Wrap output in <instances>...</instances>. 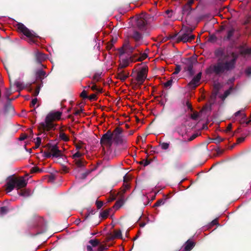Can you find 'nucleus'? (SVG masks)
Instances as JSON below:
<instances>
[{
    "label": "nucleus",
    "instance_id": "1",
    "mask_svg": "<svg viewBox=\"0 0 251 251\" xmlns=\"http://www.w3.org/2000/svg\"><path fill=\"white\" fill-rule=\"evenodd\" d=\"M236 58L235 53H229L224 56L222 59H219L216 64L210 66V69L216 74L232 70L235 67Z\"/></svg>",
    "mask_w": 251,
    "mask_h": 251
},
{
    "label": "nucleus",
    "instance_id": "2",
    "mask_svg": "<svg viewBox=\"0 0 251 251\" xmlns=\"http://www.w3.org/2000/svg\"><path fill=\"white\" fill-rule=\"evenodd\" d=\"M122 130L120 128H116L111 133L108 131L103 135L100 140V143L102 146L110 147L113 142L117 144L126 143V138L122 135Z\"/></svg>",
    "mask_w": 251,
    "mask_h": 251
},
{
    "label": "nucleus",
    "instance_id": "3",
    "mask_svg": "<svg viewBox=\"0 0 251 251\" xmlns=\"http://www.w3.org/2000/svg\"><path fill=\"white\" fill-rule=\"evenodd\" d=\"M62 112L60 111H51L49 113L46 118L45 121L40 124V127L43 130H49L54 127L53 122L61 119Z\"/></svg>",
    "mask_w": 251,
    "mask_h": 251
},
{
    "label": "nucleus",
    "instance_id": "4",
    "mask_svg": "<svg viewBox=\"0 0 251 251\" xmlns=\"http://www.w3.org/2000/svg\"><path fill=\"white\" fill-rule=\"evenodd\" d=\"M148 72V68L147 66L144 65L141 67L135 77V83L138 85H142L147 77Z\"/></svg>",
    "mask_w": 251,
    "mask_h": 251
},
{
    "label": "nucleus",
    "instance_id": "5",
    "mask_svg": "<svg viewBox=\"0 0 251 251\" xmlns=\"http://www.w3.org/2000/svg\"><path fill=\"white\" fill-rule=\"evenodd\" d=\"M193 29L187 27H183L178 37L179 41L183 42H191L195 38V35L192 34Z\"/></svg>",
    "mask_w": 251,
    "mask_h": 251
},
{
    "label": "nucleus",
    "instance_id": "6",
    "mask_svg": "<svg viewBox=\"0 0 251 251\" xmlns=\"http://www.w3.org/2000/svg\"><path fill=\"white\" fill-rule=\"evenodd\" d=\"M17 28L19 31L22 32L27 37H33L35 36L34 32L29 30L23 24L18 23L17 24Z\"/></svg>",
    "mask_w": 251,
    "mask_h": 251
},
{
    "label": "nucleus",
    "instance_id": "7",
    "mask_svg": "<svg viewBox=\"0 0 251 251\" xmlns=\"http://www.w3.org/2000/svg\"><path fill=\"white\" fill-rule=\"evenodd\" d=\"M147 15L142 14L137 18V25L140 29L143 28L147 24Z\"/></svg>",
    "mask_w": 251,
    "mask_h": 251
},
{
    "label": "nucleus",
    "instance_id": "8",
    "mask_svg": "<svg viewBox=\"0 0 251 251\" xmlns=\"http://www.w3.org/2000/svg\"><path fill=\"white\" fill-rule=\"evenodd\" d=\"M201 73H198L196 76L189 83L188 87L190 89H195L199 85V82L201 78Z\"/></svg>",
    "mask_w": 251,
    "mask_h": 251
},
{
    "label": "nucleus",
    "instance_id": "9",
    "mask_svg": "<svg viewBox=\"0 0 251 251\" xmlns=\"http://www.w3.org/2000/svg\"><path fill=\"white\" fill-rule=\"evenodd\" d=\"M49 151L51 152L52 157H58L62 155L61 151L58 149L56 145H50L49 147Z\"/></svg>",
    "mask_w": 251,
    "mask_h": 251
},
{
    "label": "nucleus",
    "instance_id": "10",
    "mask_svg": "<svg viewBox=\"0 0 251 251\" xmlns=\"http://www.w3.org/2000/svg\"><path fill=\"white\" fill-rule=\"evenodd\" d=\"M16 187L15 180L13 178L10 179L7 183L6 190L7 192H10Z\"/></svg>",
    "mask_w": 251,
    "mask_h": 251
},
{
    "label": "nucleus",
    "instance_id": "11",
    "mask_svg": "<svg viewBox=\"0 0 251 251\" xmlns=\"http://www.w3.org/2000/svg\"><path fill=\"white\" fill-rule=\"evenodd\" d=\"M129 179V177L127 176H125L124 177V185L123 188L121 192L120 193V195L122 196L123 193H124L126 190H128L129 188V185L128 183V180Z\"/></svg>",
    "mask_w": 251,
    "mask_h": 251
},
{
    "label": "nucleus",
    "instance_id": "12",
    "mask_svg": "<svg viewBox=\"0 0 251 251\" xmlns=\"http://www.w3.org/2000/svg\"><path fill=\"white\" fill-rule=\"evenodd\" d=\"M235 116L237 120L240 123H244L245 120L246 115L243 111H238L235 113Z\"/></svg>",
    "mask_w": 251,
    "mask_h": 251
},
{
    "label": "nucleus",
    "instance_id": "13",
    "mask_svg": "<svg viewBox=\"0 0 251 251\" xmlns=\"http://www.w3.org/2000/svg\"><path fill=\"white\" fill-rule=\"evenodd\" d=\"M14 179L16 182V188L18 189L24 187L26 185V181L23 178Z\"/></svg>",
    "mask_w": 251,
    "mask_h": 251
},
{
    "label": "nucleus",
    "instance_id": "14",
    "mask_svg": "<svg viewBox=\"0 0 251 251\" xmlns=\"http://www.w3.org/2000/svg\"><path fill=\"white\" fill-rule=\"evenodd\" d=\"M123 52L130 53L133 51L134 48L130 46L128 41H126L123 46Z\"/></svg>",
    "mask_w": 251,
    "mask_h": 251
},
{
    "label": "nucleus",
    "instance_id": "15",
    "mask_svg": "<svg viewBox=\"0 0 251 251\" xmlns=\"http://www.w3.org/2000/svg\"><path fill=\"white\" fill-rule=\"evenodd\" d=\"M128 75L129 74L128 73H126L124 71H119L117 74V78L124 81L128 77Z\"/></svg>",
    "mask_w": 251,
    "mask_h": 251
},
{
    "label": "nucleus",
    "instance_id": "16",
    "mask_svg": "<svg viewBox=\"0 0 251 251\" xmlns=\"http://www.w3.org/2000/svg\"><path fill=\"white\" fill-rule=\"evenodd\" d=\"M194 246V243L192 241L188 240L185 244L184 250L185 251H189L192 249Z\"/></svg>",
    "mask_w": 251,
    "mask_h": 251
},
{
    "label": "nucleus",
    "instance_id": "17",
    "mask_svg": "<svg viewBox=\"0 0 251 251\" xmlns=\"http://www.w3.org/2000/svg\"><path fill=\"white\" fill-rule=\"evenodd\" d=\"M131 62H132L131 59H122L120 62V66L121 68H125L128 66L129 63Z\"/></svg>",
    "mask_w": 251,
    "mask_h": 251
},
{
    "label": "nucleus",
    "instance_id": "18",
    "mask_svg": "<svg viewBox=\"0 0 251 251\" xmlns=\"http://www.w3.org/2000/svg\"><path fill=\"white\" fill-rule=\"evenodd\" d=\"M36 57L38 62H41L42 61L45 59L46 57L44 54L39 51L36 53Z\"/></svg>",
    "mask_w": 251,
    "mask_h": 251
},
{
    "label": "nucleus",
    "instance_id": "19",
    "mask_svg": "<svg viewBox=\"0 0 251 251\" xmlns=\"http://www.w3.org/2000/svg\"><path fill=\"white\" fill-rule=\"evenodd\" d=\"M132 37L136 41H140L141 40V39L142 38L141 34L137 31L134 32V33L132 35Z\"/></svg>",
    "mask_w": 251,
    "mask_h": 251
},
{
    "label": "nucleus",
    "instance_id": "20",
    "mask_svg": "<svg viewBox=\"0 0 251 251\" xmlns=\"http://www.w3.org/2000/svg\"><path fill=\"white\" fill-rule=\"evenodd\" d=\"M19 195L24 197H28L31 195V192L28 190H22L20 193Z\"/></svg>",
    "mask_w": 251,
    "mask_h": 251
},
{
    "label": "nucleus",
    "instance_id": "21",
    "mask_svg": "<svg viewBox=\"0 0 251 251\" xmlns=\"http://www.w3.org/2000/svg\"><path fill=\"white\" fill-rule=\"evenodd\" d=\"M59 138L63 141L67 142L69 141V137L63 132H60L59 134Z\"/></svg>",
    "mask_w": 251,
    "mask_h": 251
},
{
    "label": "nucleus",
    "instance_id": "22",
    "mask_svg": "<svg viewBox=\"0 0 251 251\" xmlns=\"http://www.w3.org/2000/svg\"><path fill=\"white\" fill-rule=\"evenodd\" d=\"M124 203V200L121 199L116 202V203L114 205L113 207L115 209H117L120 208Z\"/></svg>",
    "mask_w": 251,
    "mask_h": 251
},
{
    "label": "nucleus",
    "instance_id": "23",
    "mask_svg": "<svg viewBox=\"0 0 251 251\" xmlns=\"http://www.w3.org/2000/svg\"><path fill=\"white\" fill-rule=\"evenodd\" d=\"M89 244L93 247H96L99 244V242L98 240H91L89 242Z\"/></svg>",
    "mask_w": 251,
    "mask_h": 251
},
{
    "label": "nucleus",
    "instance_id": "24",
    "mask_svg": "<svg viewBox=\"0 0 251 251\" xmlns=\"http://www.w3.org/2000/svg\"><path fill=\"white\" fill-rule=\"evenodd\" d=\"M169 146H170V144L169 143L163 142V143H160V146L161 148L162 149L165 150L168 149L169 147Z\"/></svg>",
    "mask_w": 251,
    "mask_h": 251
},
{
    "label": "nucleus",
    "instance_id": "25",
    "mask_svg": "<svg viewBox=\"0 0 251 251\" xmlns=\"http://www.w3.org/2000/svg\"><path fill=\"white\" fill-rule=\"evenodd\" d=\"M82 153L77 151L73 155V158L75 160L79 159V158L82 156Z\"/></svg>",
    "mask_w": 251,
    "mask_h": 251
},
{
    "label": "nucleus",
    "instance_id": "26",
    "mask_svg": "<svg viewBox=\"0 0 251 251\" xmlns=\"http://www.w3.org/2000/svg\"><path fill=\"white\" fill-rule=\"evenodd\" d=\"M35 140V148H38L41 143V138L40 137H37Z\"/></svg>",
    "mask_w": 251,
    "mask_h": 251
},
{
    "label": "nucleus",
    "instance_id": "27",
    "mask_svg": "<svg viewBox=\"0 0 251 251\" xmlns=\"http://www.w3.org/2000/svg\"><path fill=\"white\" fill-rule=\"evenodd\" d=\"M241 53L248 54L251 53V48L244 49L241 50Z\"/></svg>",
    "mask_w": 251,
    "mask_h": 251
},
{
    "label": "nucleus",
    "instance_id": "28",
    "mask_svg": "<svg viewBox=\"0 0 251 251\" xmlns=\"http://www.w3.org/2000/svg\"><path fill=\"white\" fill-rule=\"evenodd\" d=\"M86 175L84 173H80L79 172H78L77 174H75L76 177L80 179L84 178L86 177Z\"/></svg>",
    "mask_w": 251,
    "mask_h": 251
},
{
    "label": "nucleus",
    "instance_id": "29",
    "mask_svg": "<svg viewBox=\"0 0 251 251\" xmlns=\"http://www.w3.org/2000/svg\"><path fill=\"white\" fill-rule=\"evenodd\" d=\"M109 215V211H104L100 213V216L103 219L107 217Z\"/></svg>",
    "mask_w": 251,
    "mask_h": 251
},
{
    "label": "nucleus",
    "instance_id": "30",
    "mask_svg": "<svg viewBox=\"0 0 251 251\" xmlns=\"http://www.w3.org/2000/svg\"><path fill=\"white\" fill-rule=\"evenodd\" d=\"M15 85L17 86V87L19 89H23V83L21 82L20 81H16L15 82Z\"/></svg>",
    "mask_w": 251,
    "mask_h": 251
},
{
    "label": "nucleus",
    "instance_id": "31",
    "mask_svg": "<svg viewBox=\"0 0 251 251\" xmlns=\"http://www.w3.org/2000/svg\"><path fill=\"white\" fill-rule=\"evenodd\" d=\"M234 33V30L233 29H231L228 31L227 32V39H229L233 35Z\"/></svg>",
    "mask_w": 251,
    "mask_h": 251
},
{
    "label": "nucleus",
    "instance_id": "32",
    "mask_svg": "<svg viewBox=\"0 0 251 251\" xmlns=\"http://www.w3.org/2000/svg\"><path fill=\"white\" fill-rule=\"evenodd\" d=\"M147 54L146 53H143L141 54L140 56L138 58V60L142 61L145 59L147 57Z\"/></svg>",
    "mask_w": 251,
    "mask_h": 251
},
{
    "label": "nucleus",
    "instance_id": "33",
    "mask_svg": "<svg viewBox=\"0 0 251 251\" xmlns=\"http://www.w3.org/2000/svg\"><path fill=\"white\" fill-rule=\"evenodd\" d=\"M114 235L116 237L120 238L122 236V232L120 230H117L115 231Z\"/></svg>",
    "mask_w": 251,
    "mask_h": 251
},
{
    "label": "nucleus",
    "instance_id": "34",
    "mask_svg": "<svg viewBox=\"0 0 251 251\" xmlns=\"http://www.w3.org/2000/svg\"><path fill=\"white\" fill-rule=\"evenodd\" d=\"M75 164L79 167H81L82 166V162L79 159L75 160Z\"/></svg>",
    "mask_w": 251,
    "mask_h": 251
},
{
    "label": "nucleus",
    "instance_id": "35",
    "mask_svg": "<svg viewBox=\"0 0 251 251\" xmlns=\"http://www.w3.org/2000/svg\"><path fill=\"white\" fill-rule=\"evenodd\" d=\"M91 89L93 91H97L99 92H101V90L100 88H98L96 85H93L91 87Z\"/></svg>",
    "mask_w": 251,
    "mask_h": 251
},
{
    "label": "nucleus",
    "instance_id": "36",
    "mask_svg": "<svg viewBox=\"0 0 251 251\" xmlns=\"http://www.w3.org/2000/svg\"><path fill=\"white\" fill-rule=\"evenodd\" d=\"M173 81V79H171L170 80H168L167 82H166L165 83V86L166 87H168V86H171L172 84Z\"/></svg>",
    "mask_w": 251,
    "mask_h": 251
},
{
    "label": "nucleus",
    "instance_id": "37",
    "mask_svg": "<svg viewBox=\"0 0 251 251\" xmlns=\"http://www.w3.org/2000/svg\"><path fill=\"white\" fill-rule=\"evenodd\" d=\"M80 96L84 98V99H85V98H87V92L85 90H83L80 94Z\"/></svg>",
    "mask_w": 251,
    "mask_h": 251
},
{
    "label": "nucleus",
    "instance_id": "38",
    "mask_svg": "<svg viewBox=\"0 0 251 251\" xmlns=\"http://www.w3.org/2000/svg\"><path fill=\"white\" fill-rule=\"evenodd\" d=\"M96 205L98 208H100L103 205V202L101 201H98L96 202Z\"/></svg>",
    "mask_w": 251,
    "mask_h": 251
},
{
    "label": "nucleus",
    "instance_id": "39",
    "mask_svg": "<svg viewBox=\"0 0 251 251\" xmlns=\"http://www.w3.org/2000/svg\"><path fill=\"white\" fill-rule=\"evenodd\" d=\"M7 211V209L6 207H1L0 209V214H3L6 213Z\"/></svg>",
    "mask_w": 251,
    "mask_h": 251
},
{
    "label": "nucleus",
    "instance_id": "40",
    "mask_svg": "<svg viewBox=\"0 0 251 251\" xmlns=\"http://www.w3.org/2000/svg\"><path fill=\"white\" fill-rule=\"evenodd\" d=\"M38 75L40 76H45L46 73L44 71L40 70L38 72Z\"/></svg>",
    "mask_w": 251,
    "mask_h": 251
},
{
    "label": "nucleus",
    "instance_id": "41",
    "mask_svg": "<svg viewBox=\"0 0 251 251\" xmlns=\"http://www.w3.org/2000/svg\"><path fill=\"white\" fill-rule=\"evenodd\" d=\"M180 71V68L179 66H177L175 71L174 72L173 75H177Z\"/></svg>",
    "mask_w": 251,
    "mask_h": 251
},
{
    "label": "nucleus",
    "instance_id": "42",
    "mask_svg": "<svg viewBox=\"0 0 251 251\" xmlns=\"http://www.w3.org/2000/svg\"><path fill=\"white\" fill-rule=\"evenodd\" d=\"M45 156L47 158H49L52 156L51 152L49 151V152H45Z\"/></svg>",
    "mask_w": 251,
    "mask_h": 251
},
{
    "label": "nucleus",
    "instance_id": "43",
    "mask_svg": "<svg viewBox=\"0 0 251 251\" xmlns=\"http://www.w3.org/2000/svg\"><path fill=\"white\" fill-rule=\"evenodd\" d=\"M106 247L103 245H100L98 248V251H103L106 249Z\"/></svg>",
    "mask_w": 251,
    "mask_h": 251
},
{
    "label": "nucleus",
    "instance_id": "44",
    "mask_svg": "<svg viewBox=\"0 0 251 251\" xmlns=\"http://www.w3.org/2000/svg\"><path fill=\"white\" fill-rule=\"evenodd\" d=\"M198 117V114L197 113H194L191 115L192 119L196 120Z\"/></svg>",
    "mask_w": 251,
    "mask_h": 251
},
{
    "label": "nucleus",
    "instance_id": "45",
    "mask_svg": "<svg viewBox=\"0 0 251 251\" xmlns=\"http://www.w3.org/2000/svg\"><path fill=\"white\" fill-rule=\"evenodd\" d=\"M37 102V99L36 98L33 99L31 101V105L32 106H34L36 104Z\"/></svg>",
    "mask_w": 251,
    "mask_h": 251
},
{
    "label": "nucleus",
    "instance_id": "46",
    "mask_svg": "<svg viewBox=\"0 0 251 251\" xmlns=\"http://www.w3.org/2000/svg\"><path fill=\"white\" fill-rule=\"evenodd\" d=\"M96 98V95L95 94H92L90 96L89 99L91 100H94Z\"/></svg>",
    "mask_w": 251,
    "mask_h": 251
},
{
    "label": "nucleus",
    "instance_id": "47",
    "mask_svg": "<svg viewBox=\"0 0 251 251\" xmlns=\"http://www.w3.org/2000/svg\"><path fill=\"white\" fill-rule=\"evenodd\" d=\"M38 171H39V169L37 167H33L31 170V172L32 173H35V172H37Z\"/></svg>",
    "mask_w": 251,
    "mask_h": 251
},
{
    "label": "nucleus",
    "instance_id": "48",
    "mask_svg": "<svg viewBox=\"0 0 251 251\" xmlns=\"http://www.w3.org/2000/svg\"><path fill=\"white\" fill-rule=\"evenodd\" d=\"M244 140V137H240L237 139V142L238 143H239L243 142Z\"/></svg>",
    "mask_w": 251,
    "mask_h": 251
},
{
    "label": "nucleus",
    "instance_id": "49",
    "mask_svg": "<svg viewBox=\"0 0 251 251\" xmlns=\"http://www.w3.org/2000/svg\"><path fill=\"white\" fill-rule=\"evenodd\" d=\"M87 251H93L92 248L90 245L87 246Z\"/></svg>",
    "mask_w": 251,
    "mask_h": 251
},
{
    "label": "nucleus",
    "instance_id": "50",
    "mask_svg": "<svg viewBox=\"0 0 251 251\" xmlns=\"http://www.w3.org/2000/svg\"><path fill=\"white\" fill-rule=\"evenodd\" d=\"M229 94V90H227L225 92V96L224 99L226 98Z\"/></svg>",
    "mask_w": 251,
    "mask_h": 251
},
{
    "label": "nucleus",
    "instance_id": "51",
    "mask_svg": "<svg viewBox=\"0 0 251 251\" xmlns=\"http://www.w3.org/2000/svg\"><path fill=\"white\" fill-rule=\"evenodd\" d=\"M26 138V135H24L21 136L20 137L19 139H20V140H25Z\"/></svg>",
    "mask_w": 251,
    "mask_h": 251
},
{
    "label": "nucleus",
    "instance_id": "52",
    "mask_svg": "<svg viewBox=\"0 0 251 251\" xmlns=\"http://www.w3.org/2000/svg\"><path fill=\"white\" fill-rule=\"evenodd\" d=\"M75 147H76V149L77 150H78L81 149L82 147L81 145H77V144L76 145Z\"/></svg>",
    "mask_w": 251,
    "mask_h": 251
},
{
    "label": "nucleus",
    "instance_id": "53",
    "mask_svg": "<svg viewBox=\"0 0 251 251\" xmlns=\"http://www.w3.org/2000/svg\"><path fill=\"white\" fill-rule=\"evenodd\" d=\"M188 71L190 72V74H192V66H189L188 68Z\"/></svg>",
    "mask_w": 251,
    "mask_h": 251
},
{
    "label": "nucleus",
    "instance_id": "54",
    "mask_svg": "<svg viewBox=\"0 0 251 251\" xmlns=\"http://www.w3.org/2000/svg\"><path fill=\"white\" fill-rule=\"evenodd\" d=\"M246 73L248 74H251V68H248L247 71H246Z\"/></svg>",
    "mask_w": 251,
    "mask_h": 251
},
{
    "label": "nucleus",
    "instance_id": "55",
    "mask_svg": "<svg viewBox=\"0 0 251 251\" xmlns=\"http://www.w3.org/2000/svg\"><path fill=\"white\" fill-rule=\"evenodd\" d=\"M39 90L38 88H37L36 90V92H35V95H37L38 94H39Z\"/></svg>",
    "mask_w": 251,
    "mask_h": 251
},
{
    "label": "nucleus",
    "instance_id": "56",
    "mask_svg": "<svg viewBox=\"0 0 251 251\" xmlns=\"http://www.w3.org/2000/svg\"><path fill=\"white\" fill-rule=\"evenodd\" d=\"M231 124H230V125H229L228 126H227V129H228V130H230V129H231Z\"/></svg>",
    "mask_w": 251,
    "mask_h": 251
},
{
    "label": "nucleus",
    "instance_id": "57",
    "mask_svg": "<svg viewBox=\"0 0 251 251\" xmlns=\"http://www.w3.org/2000/svg\"><path fill=\"white\" fill-rule=\"evenodd\" d=\"M214 87H215V88L216 89H219L218 86L217 85V84H216V83H215V84H214Z\"/></svg>",
    "mask_w": 251,
    "mask_h": 251
},
{
    "label": "nucleus",
    "instance_id": "58",
    "mask_svg": "<svg viewBox=\"0 0 251 251\" xmlns=\"http://www.w3.org/2000/svg\"><path fill=\"white\" fill-rule=\"evenodd\" d=\"M79 113H80V111L77 110V111H76L75 112V115H77V114H79Z\"/></svg>",
    "mask_w": 251,
    "mask_h": 251
},
{
    "label": "nucleus",
    "instance_id": "59",
    "mask_svg": "<svg viewBox=\"0 0 251 251\" xmlns=\"http://www.w3.org/2000/svg\"><path fill=\"white\" fill-rule=\"evenodd\" d=\"M196 137V135H194L191 138V140L194 139Z\"/></svg>",
    "mask_w": 251,
    "mask_h": 251
},
{
    "label": "nucleus",
    "instance_id": "60",
    "mask_svg": "<svg viewBox=\"0 0 251 251\" xmlns=\"http://www.w3.org/2000/svg\"><path fill=\"white\" fill-rule=\"evenodd\" d=\"M160 203H161V202H157L155 204V205H157V206H158V205H160Z\"/></svg>",
    "mask_w": 251,
    "mask_h": 251
},
{
    "label": "nucleus",
    "instance_id": "61",
    "mask_svg": "<svg viewBox=\"0 0 251 251\" xmlns=\"http://www.w3.org/2000/svg\"><path fill=\"white\" fill-rule=\"evenodd\" d=\"M6 70H7V69L6 68ZM7 73H8V75H9V78H10V74H9V72H8V70H7Z\"/></svg>",
    "mask_w": 251,
    "mask_h": 251
},
{
    "label": "nucleus",
    "instance_id": "62",
    "mask_svg": "<svg viewBox=\"0 0 251 251\" xmlns=\"http://www.w3.org/2000/svg\"><path fill=\"white\" fill-rule=\"evenodd\" d=\"M221 51L220 50H218L217 52H216V54L217 55H218L219 54V53Z\"/></svg>",
    "mask_w": 251,
    "mask_h": 251
},
{
    "label": "nucleus",
    "instance_id": "63",
    "mask_svg": "<svg viewBox=\"0 0 251 251\" xmlns=\"http://www.w3.org/2000/svg\"><path fill=\"white\" fill-rule=\"evenodd\" d=\"M215 222H216L215 220L212 221L213 224H215Z\"/></svg>",
    "mask_w": 251,
    "mask_h": 251
}]
</instances>
